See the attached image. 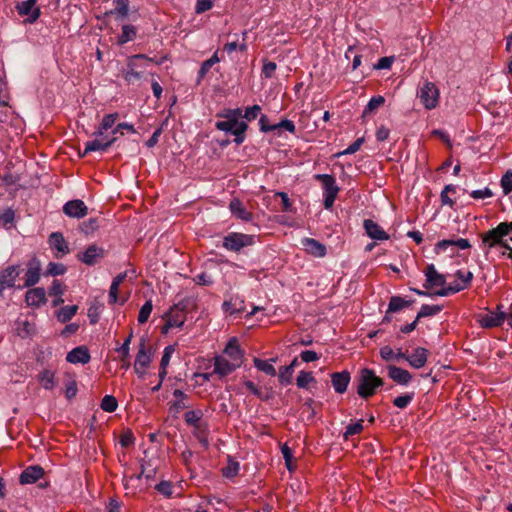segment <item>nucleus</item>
I'll return each instance as SVG.
<instances>
[{
  "mask_svg": "<svg viewBox=\"0 0 512 512\" xmlns=\"http://www.w3.org/2000/svg\"><path fill=\"white\" fill-rule=\"evenodd\" d=\"M357 393L362 398H369L374 395L376 389L383 385L381 378L369 368H363L357 379Z\"/></svg>",
  "mask_w": 512,
  "mask_h": 512,
  "instance_id": "1",
  "label": "nucleus"
},
{
  "mask_svg": "<svg viewBox=\"0 0 512 512\" xmlns=\"http://www.w3.org/2000/svg\"><path fill=\"white\" fill-rule=\"evenodd\" d=\"M314 179L322 183L324 208L331 209L340 190L334 176L330 174H315Z\"/></svg>",
  "mask_w": 512,
  "mask_h": 512,
  "instance_id": "2",
  "label": "nucleus"
},
{
  "mask_svg": "<svg viewBox=\"0 0 512 512\" xmlns=\"http://www.w3.org/2000/svg\"><path fill=\"white\" fill-rule=\"evenodd\" d=\"M506 236H508L506 226L501 222L495 228L482 235V244L488 250L497 246H500L501 248H509V243L505 239Z\"/></svg>",
  "mask_w": 512,
  "mask_h": 512,
  "instance_id": "3",
  "label": "nucleus"
},
{
  "mask_svg": "<svg viewBox=\"0 0 512 512\" xmlns=\"http://www.w3.org/2000/svg\"><path fill=\"white\" fill-rule=\"evenodd\" d=\"M215 127L219 131H223L226 133H231L234 136V142L237 145H240L245 140V132L248 129V125L244 121H232L229 119H225L223 121H217L215 123Z\"/></svg>",
  "mask_w": 512,
  "mask_h": 512,
  "instance_id": "4",
  "label": "nucleus"
},
{
  "mask_svg": "<svg viewBox=\"0 0 512 512\" xmlns=\"http://www.w3.org/2000/svg\"><path fill=\"white\" fill-rule=\"evenodd\" d=\"M418 97L428 110L434 109L439 102V90L433 82L426 81L418 91Z\"/></svg>",
  "mask_w": 512,
  "mask_h": 512,
  "instance_id": "5",
  "label": "nucleus"
},
{
  "mask_svg": "<svg viewBox=\"0 0 512 512\" xmlns=\"http://www.w3.org/2000/svg\"><path fill=\"white\" fill-rule=\"evenodd\" d=\"M255 242V236L243 233H229L223 239V247L230 251H239L244 247L251 246Z\"/></svg>",
  "mask_w": 512,
  "mask_h": 512,
  "instance_id": "6",
  "label": "nucleus"
},
{
  "mask_svg": "<svg viewBox=\"0 0 512 512\" xmlns=\"http://www.w3.org/2000/svg\"><path fill=\"white\" fill-rule=\"evenodd\" d=\"M503 305H498L496 311L487 310V313L479 314L477 316V322L482 328L490 329L501 326L507 314L502 311Z\"/></svg>",
  "mask_w": 512,
  "mask_h": 512,
  "instance_id": "7",
  "label": "nucleus"
},
{
  "mask_svg": "<svg viewBox=\"0 0 512 512\" xmlns=\"http://www.w3.org/2000/svg\"><path fill=\"white\" fill-rule=\"evenodd\" d=\"M151 360V353L146 348V342L144 339H141L134 362V370L139 378H144Z\"/></svg>",
  "mask_w": 512,
  "mask_h": 512,
  "instance_id": "8",
  "label": "nucleus"
},
{
  "mask_svg": "<svg viewBox=\"0 0 512 512\" xmlns=\"http://www.w3.org/2000/svg\"><path fill=\"white\" fill-rule=\"evenodd\" d=\"M36 3L37 0H25L16 5L17 13L27 17L25 22L32 24L40 17V8Z\"/></svg>",
  "mask_w": 512,
  "mask_h": 512,
  "instance_id": "9",
  "label": "nucleus"
},
{
  "mask_svg": "<svg viewBox=\"0 0 512 512\" xmlns=\"http://www.w3.org/2000/svg\"><path fill=\"white\" fill-rule=\"evenodd\" d=\"M223 356H226L232 363H234L237 367H240L244 360V352L240 348L238 339L236 337H232L228 340L223 353Z\"/></svg>",
  "mask_w": 512,
  "mask_h": 512,
  "instance_id": "10",
  "label": "nucleus"
},
{
  "mask_svg": "<svg viewBox=\"0 0 512 512\" xmlns=\"http://www.w3.org/2000/svg\"><path fill=\"white\" fill-rule=\"evenodd\" d=\"M454 247L459 250H466L471 247V244L469 240L465 238L443 239L435 244L434 252L436 254H441L446 252L449 248L453 251Z\"/></svg>",
  "mask_w": 512,
  "mask_h": 512,
  "instance_id": "11",
  "label": "nucleus"
},
{
  "mask_svg": "<svg viewBox=\"0 0 512 512\" xmlns=\"http://www.w3.org/2000/svg\"><path fill=\"white\" fill-rule=\"evenodd\" d=\"M41 263L37 258H32L27 263L25 272V282L23 286H18L19 289L23 287H32L40 280Z\"/></svg>",
  "mask_w": 512,
  "mask_h": 512,
  "instance_id": "12",
  "label": "nucleus"
},
{
  "mask_svg": "<svg viewBox=\"0 0 512 512\" xmlns=\"http://www.w3.org/2000/svg\"><path fill=\"white\" fill-rule=\"evenodd\" d=\"M20 274L18 265H11L0 271V295L7 288H14Z\"/></svg>",
  "mask_w": 512,
  "mask_h": 512,
  "instance_id": "13",
  "label": "nucleus"
},
{
  "mask_svg": "<svg viewBox=\"0 0 512 512\" xmlns=\"http://www.w3.org/2000/svg\"><path fill=\"white\" fill-rule=\"evenodd\" d=\"M104 256V248L93 244L88 246L83 253L79 254L78 259L84 264L92 266L95 265L98 261H100Z\"/></svg>",
  "mask_w": 512,
  "mask_h": 512,
  "instance_id": "14",
  "label": "nucleus"
},
{
  "mask_svg": "<svg viewBox=\"0 0 512 512\" xmlns=\"http://www.w3.org/2000/svg\"><path fill=\"white\" fill-rule=\"evenodd\" d=\"M48 243L50 248L55 251L56 258H61L70 252L68 243L60 232L51 233Z\"/></svg>",
  "mask_w": 512,
  "mask_h": 512,
  "instance_id": "15",
  "label": "nucleus"
},
{
  "mask_svg": "<svg viewBox=\"0 0 512 512\" xmlns=\"http://www.w3.org/2000/svg\"><path fill=\"white\" fill-rule=\"evenodd\" d=\"M63 212L68 217L80 219L87 215L88 207L82 200H70L64 204Z\"/></svg>",
  "mask_w": 512,
  "mask_h": 512,
  "instance_id": "16",
  "label": "nucleus"
},
{
  "mask_svg": "<svg viewBox=\"0 0 512 512\" xmlns=\"http://www.w3.org/2000/svg\"><path fill=\"white\" fill-rule=\"evenodd\" d=\"M213 366V372L220 377L227 376L238 368L234 363L231 362V360L222 354L214 357Z\"/></svg>",
  "mask_w": 512,
  "mask_h": 512,
  "instance_id": "17",
  "label": "nucleus"
},
{
  "mask_svg": "<svg viewBox=\"0 0 512 512\" xmlns=\"http://www.w3.org/2000/svg\"><path fill=\"white\" fill-rule=\"evenodd\" d=\"M138 59H145L148 61H153L151 58H148L144 54H137L132 57H130L128 64H127V70L123 73V77L127 83H133L136 80H139L141 78V73L136 71V63L135 61Z\"/></svg>",
  "mask_w": 512,
  "mask_h": 512,
  "instance_id": "18",
  "label": "nucleus"
},
{
  "mask_svg": "<svg viewBox=\"0 0 512 512\" xmlns=\"http://www.w3.org/2000/svg\"><path fill=\"white\" fill-rule=\"evenodd\" d=\"M90 359L91 356L86 346L75 347L66 356V361L71 364H87Z\"/></svg>",
  "mask_w": 512,
  "mask_h": 512,
  "instance_id": "19",
  "label": "nucleus"
},
{
  "mask_svg": "<svg viewBox=\"0 0 512 512\" xmlns=\"http://www.w3.org/2000/svg\"><path fill=\"white\" fill-rule=\"evenodd\" d=\"M366 234L374 240L384 241L389 239V234L383 228L371 219L364 220L363 223Z\"/></svg>",
  "mask_w": 512,
  "mask_h": 512,
  "instance_id": "20",
  "label": "nucleus"
},
{
  "mask_svg": "<svg viewBox=\"0 0 512 512\" xmlns=\"http://www.w3.org/2000/svg\"><path fill=\"white\" fill-rule=\"evenodd\" d=\"M25 301L28 306L40 307L46 303V291L42 287L32 288L26 292Z\"/></svg>",
  "mask_w": 512,
  "mask_h": 512,
  "instance_id": "21",
  "label": "nucleus"
},
{
  "mask_svg": "<svg viewBox=\"0 0 512 512\" xmlns=\"http://www.w3.org/2000/svg\"><path fill=\"white\" fill-rule=\"evenodd\" d=\"M429 351L423 347H417L413 353L407 356V362L415 369H420L427 363Z\"/></svg>",
  "mask_w": 512,
  "mask_h": 512,
  "instance_id": "22",
  "label": "nucleus"
},
{
  "mask_svg": "<svg viewBox=\"0 0 512 512\" xmlns=\"http://www.w3.org/2000/svg\"><path fill=\"white\" fill-rule=\"evenodd\" d=\"M116 141V137H112L109 141H104V139L95 138L91 141H87L85 144V149L82 154V157L87 155L90 152L95 151H106L109 147H111Z\"/></svg>",
  "mask_w": 512,
  "mask_h": 512,
  "instance_id": "23",
  "label": "nucleus"
},
{
  "mask_svg": "<svg viewBox=\"0 0 512 512\" xmlns=\"http://www.w3.org/2000/svg\"><path fill=\"white\" fill-rule=\"evenodd\" d=\"M44 475V469L39 465L27 467L20 475L21 484H33Z\"/></svg>",
  "mask_w": 512,
  "mask_h": 512,
  "instance_id": "24",
  "label": "nucleus"
},
{
  "mask_svg": "<svg viewBox=\"0 0 512 512\" xmlns=\"http://www.w3.org/2000/svg\"><path fill=\"white\" fill-rule=\"evenodd\" d=\"M426 276V288L433 286H444L446 284V278L443 274L438 273L433 264H429L425 271Z\"/></svg>",
  "mask_w": 512,
  "mask_h": 512,
  "instance_id": "25",
  "label": "nucleus"
},
{
  "mask_svg": "<svg viewBox=\"0 0 512 512\" xmlns=\"http://www.w3.org/2000/svg\"><path fill=\"white\" fill-rule=\"evenodd\" d=\"M350 379V373L346 370L331 374L332 386L339 394H342L347 390Z\"/></svg>",
  "mask_w": 512,
  "mask_h": 512,
  "instance_id": "26",
  "label": "nucleus"
},
{
  "mask_svg": "<svg viewBox=\"0 0 512 512\" xmlns=\"http://www.w3.org/2000/svg\"><path fill=\"white\" fill-rule=\"evenodd\" d=\"M388 376L400 385H407L412 379L409 371L397 366L388 367Z\"/></svg>",
  "mask_w": 512,
  "mask_h": 512,
  "instance_id": "27",
  "label": "nucleus"
},
{
  "mask_svg": "<svg viewBox=\"0 0 512 512\" xmlns=\"http://www.w3.org/2000/svg\"><path fill=\"white\" fill-rule=\"evenodd\" d=\"M185 316L181 311H174L172 310L167 315V320L165 325L162 328L163 333H167L172 328H181L184 324Z\"/></svg>",
  "mask_w": 512,
  "mask_h": 512,
  "instance_id": "28",
  "label": "nucleus"
},
{
  "mask_svg": "<svg viewBox=\"0 0 512 512\" xmlns=\"http://www.w3.org/2000/svg\"><path fill=\"white\" fill-rule=\"evenodd\" d=\"M302 244L305 250L315 257H323L326 254V247L313 238L303 239Z\"/></svg>",
  "mask_w": 512,
  "mask_h": 512,
  "instance_id": "29",
  "label": "nucleus"
},
{
  "mask_svg": "<svg viewBox=\"0 0 512 512\" xmlns=\"http://www.w3.org/2000/svg\"><path fill=\"white\" fill-rule=\"evenodd\" d=\"M229 208L231 213L238 219L244 221H250L252 219L251 213L246 210V208L243 206L242 202L239 199L234 198L233 200H231Z\"/></svg>",
  "mask_w": 512,
  "mask_h": 512,
  "instance_id": "30",
  "label": "nucleus"
},
{
  "mask_svg": "<svg viewBox=\"0 0 512 512\" xmlns=\"http://www.w3.org/2000/svg\"><path fill=\"white\" fill-rule=\"evenodd\" d=\"M456 281L453 283V285L458 288V291H462L467 289L473 279V273L471 271H464V270H457L455 272Z\"/></svg>",
  "mask_w": 512,
  "mask_h": 512,
  "instance_id": "31",
  "label": "nucleus"
},
{
  "mask_svg": "<svg viewBox=\"0 0 512 512\" xmlns=\"http://www.w3.org/2000/svg\"><path fill=\"white\" fill-rule=\"evenodd\" d=\"M276 358H271L270 360H262V359H259V358H254L253 359V364L254 366L264 372L265 374L269 375V376H275L276 375V369L275 367L273 366V363L276 362Z\"/></svg>",
  "mask_w": 512,
  "mask_h": 512,
  "instance_id": "32",
  "label": "nucleus"
},
{
  "mask_svg": "<svg viewBox=\"0 0 512 512\" xmlns=\"http://www.w3.org/2000/svg\"><path fill=\"white\" fill-rule=\"evenodd\" d=\"M136 34H137V29L135 26H133L131 24L123 25L122 32L117 39V43L119 45H124V44L134 40L136 37Z\"/></svg>",
  "mask_w": 512,
  "mask_h": 512,
  "instance_id": "33",
  "label": "nucleus"
},
{
  "mask_svg": "<svg viewBox=\"0 0 512 512\" xmlns=\"http://www.w3.org/2000/svg\"><path fill=\"white\" fill-rule=\"evenodd\" d=\"M223 309L231 315L241 313L244 310V301L239 297L231 298L223 303Z\"/></svg>",
  "mask_w": 512,
  "mask_h": 512,
  "instance_id": "34",
  "label": "nucleus"
},
{
  "mask_svg": "<svg viewBox=\"0 0 512 512\" xmlns=\"http://www.w3.org/2000/svg\"><path fill=\"white\" fill-rule=\"evenodd\" d=\"M38 380L45 390H52L56 385L55 373L50 370L42 371L38 375Z\"/></svg>",
  "mask_w": 512,
  "mask_h": 512,
  "instance_id": "35",
  "label": "nucleus"
},
{
  "mask_svg": "<svg viewBox=\"0 0 512 512\" xmlns=\"http://www.w3.org/2000/svg\"><path fill=\"white\" fill-rule=\"evenodd\" d=\"M220 62V58L218 57V51H216L209 59L204 61L198 71L197 82L199 83L209 72L211 67L216 63Z\"/></svg>",
  "mask_w": 512,
  "mask_h": 512,
  "instance_id": "36",
  "label": "nucleus"
},
{
  "mask_svg": "<svg viewBox=\"0 0 512 512\" xmlns=\"http://www.w3.org/2000/svg\"><path fill=\"white\" fill-rule=\"evenodd\" d=\"M78 306L77 305H69L62 307L60 310L57 311L56 317L58 321L61 323H66L70 321L75 314L77 313Z\"/></svg>",
  "mask_w": 512,
  "mask_h": 512,
  "instance_id": "37",
  "label": "nucleus"
},
{
  "mask_svg": "<svg viewBox=\"0 0 512 512\" xmlns=\"http://www.w3.org/2000/svg\"><path fill=\"white\" fill-rule=\"evenodd\" d=\"M114 9L110 14L116 15L118 18L124 19L129 14V0H114Z\"/></svg>",
  "mask_w": 512,
  "mask_h": 512,
  "instance_id": "38",
  "label": "nucleus"
},
{
  "mask_svg": "<svg viewBox=\"0 0 512 512\" xmlns=\"http://www.w3.org/2000/svg\"><path fill=\"white\" fill-rule=\"evenodd\" d=\"M410 304V301H407L400 296H392L388 304L387 314L398 312L401 309L408 307Z\"/></svg>",
  "mask_w": 512,
  "mask_h": 512,
  "instance_id": "39",
  "label": "nucleus"
},
{
  "mask_svg": "<svg viewBox=\"0 0 512 512\" xmlns=\"http://www.w3.org/2000/svg\"><path fill=\"white\" fill-rule=\"evenodd\" d=\"M203 415H204L203 411L200 410V409H198V410H190V411L185 413L184 419H185V422L188 425H191V426H193L195 428H198L199 427V422L202 419Z\"/></svg>",
  "mask_w": 512,
  "mask_h": 512,
  "instance_id": "40",
  "label": "nucleus"
},
{
  "mask_svg": "<svg viewBox=\"0 0 512 512\" xmlns=\"http://www.w3.org/2000/svg\"><path fill=\"white\" fill-rule=\"evenodd\" d=\"M442 307L439 305H427L424 304L421 306L419 312L417 313L416 319L419 321V319L429 316H434L441 312Z\"/></svg>",
  "mask_w": 512,
  "mask_h": 512,
  "instance_id": "41",
  "label": "nucleus"
},
{
  "mask_svg": "<svg viewBox=\"0 0 512 512\" xmlns=\"http://www.w3.org/2000/svg\"><path fill=\"white\" fill-rule=\"evenodd\" d=\"M279 128H283L290 133H294L296 131V126H295L294 122L291 120H288V119H284V120L280 121L279 123L273 124L272 126H270L268 128H264V126H262V132L274 131Z\"/></svg>",
  "mask_w": 512,
  "mask_h": 512,
  "instance_id": "42",
  "label": "nucleus"
},
{
  "mask_svg": "<svg viewBox=\"0 0 512 512\" xmlns=\"http://www.w3.org/2000/svg\"><path fill=\"white\" fill-rule=\"evenodd\" d=\"M100 407L103 411L112 413L118 407L117 399L112 395H105L101 401Z\"/></svg>",
  "mask_w": 512,
  "mask_h": 512,
  "instance_id": "43",
  "label": "nucleus"
},
{
  "mask_svg": "<svg viewBox=\"0 0 512 512\" xmlns=\"http://www.w3.org/2000/svg\"><path fill=\"white\" fill-rule=\"evenodd\" d=\"M385 103V98L381 95L372 97L368 104L366 105L363 116L368 115L372 112H374L376 109H378L380 106H382Z\"/></svg>",
  "mask_w": 512,
  "mask_h": 512,
  "instance_id": "44",
  "label": "nucleus"
},
{
  "mask_svg": "<svg viewBox=\"0 0 512 512\" xmlns=\"http://www.w3.org/2000/svg\"><path fill=\"white\" fill-rule=\"evenodd\" d=\"M312 382H315V378L311 372L300 371L296 378V384L299 388L305 389Z\"/></svg>",
  "mask_w": 512,
  "mask_h": 512,
  "instance_id": "45",
  "label": "nucleus"
},
{
  "mask_svg": "<svg viewBox=\"0 0 512 512\" xmlns=\"http://www.w3.org/2000/svg\"><path fill=\"white\" fill-rule=\"evenodd\" d=\"M239 469V463L229 458L227 465L224 468H222V474L226 478H232L238 474Z\"/></svg>",
  "mask_w": 512,
  "mask_h": 512,
  "instance_id": "46",
  "label": "nucleus"
},
{
  "mask_svg": "<svg viewBox=\"0 0 512 512\" xmlns=\"http://www.w3.org/2000/svg\"><path fill=\"white\" fill-rule=\"evenodd\" d=\"M293 370L291 367L283 366L279 369V382L281 385H289L292 383Z\"/></svg>",
  "mask_w": 512,
  "mask_h": 512,
  "instance_id": "47",
  "label": "nucleus"
},
{
  "mask_svg": "<svg viewBox=\"0 0 512 512\" xmlns=\"http://www.w3.org/2000/svg\"><path fill=\"white\" fill-rule=\"evenodd\" d=\"M242 116V110L240 108L235 109H224L217 114V117L229 119L232 121H239V118Z\"/></svg>",
  "mask_w": 512,
  "mask_h": 512,
  "instance_id": "48",
  "label": "nucleus"
},
{
  "mask_svg": "<svg viewBox=\"0 0 512 512\" xmlns=\"http://www.w3.org/2000/svg\"><path fill=\"white\" fill-rule=\"evenodd\" d=\"M152 309H153V305H152L151 300L146 301L143 304V306L141 307L139 314H138V322L140 324H144L147 322V320L149 319L150 314L152 312Z\"/></svg>",
  "mask_w": 512,
  "mask_h": 512,
  "instance_id": "49",
  "label": "nucleus"
},
{
  "mask_svg": "<svg viewBox=\"0 0 512 512\" xmlns=\"http://www.w3.org/2000/svg\"><path fill=\"white\" fill-rule=\"evenodd\" d=\"M66 266L62 263L50 262L46 269V274L50 276H60L66 272Z\"/></svg>",
  "mask_w": 512,
  "mask_h": 512,
  "instance_id": "50",
  "label": "nucleus"
},
{
  "mask_svg": "<svg viewBox=\"0 0 512 512\" xmlns=\"http://www.w3.org/2000/svg\"><path fill=\"white\" fill-rule=\"evenodd\" d=\"M281 453H282V456L285 460V465H286V468L292 472L294 470V466L292 464V460H293V453H292V450L291 448L287 445V444H283L281 446Z\"/></svg>",
  "mask_w": 512,
  "mask_h": 512,
  "instance_id": "51",
  "label": "nucleus"
},
{
  "mask_svg": "<svg viewBox=\"0 0 512 512\" xmlns=\"http://www.w3.org/2000/svg\"><path fill=\"white\" fill-rule=\"evenodd\" d=\"M414 398V393H406L396 397L393 400V404L400 409L406 408Z\"/></svg>",
  "mask_w": 512,
  "mask_h": 512,
  "instance_id": "52",
  "label": "nucleus"
},
{
  "mask_svg": "<svg viewBox=\"0 0 512 512\" xmlns=\"http://www.w3.org/2000/svg\"><path fill=\"white\" fill-rule=\"evenodd\" d=\"M501 187L504 195L512 192V170H508L501 178Z\"/></svg>",
  "mask_w": 512,
  "mask_h": 512,
  "instance_id": "53",
  "label": "nucleus"
},
{
  "mask_svg": "<svg viewBox=\"0 0 512 512\" xmlns=\"http://www.w3.org/2000/svg\"><path fill=\"white\" fill-rule=\"evenodd\" d=\"M118 117L119 114L116 112L104 115L100 123L101 130L107 131L108 129L112 128L115 122L117 121Z\"/></svg>",
  "mask_w": 512,
  "mask_h": 512,
  "instance_id": "54",
  "label": "nucleus"
},
{
  "mask_svg": "<svg viewBox=\"0 0 512 512\" xmlns=\"http://www.w3.org/2000/svg\"><path fill=\"white\" fill-rule=\"evenodd\" d=\"M362 420H359L355 423H350L343 434L345 439H348L350 436L355 434H359L363 430Z\"/></svg>",
  "mask_w": 512,
  "mask_h": 512,
  "instance_id": "55",
  "label": "nucleus"
},
{
  "mask_svg": "<svg viewBox=\"0 0 512 512\" xmlns=\"http://www.w3.org/2000/svg\"><path fill=\"white\" fill-rule=\"evenodd\" d=\"M260 113H261V107L256 104L251 107H247L245 109L243 117L247 121H253L260 115Z\"/></svg>",
  "mask_w": 512,
  "mask_h": 512,
  "instance_id": "56",
  "label": "nucleus"
},
{
  "mask_svg": "<svg viewBox=\"0 0 512 512\" xmlns=\"http://www.w3.org/2000/svg\"><path fill=\"white\" fill-rule=\"evenodd\" d=\"M174 352H175V347L173 345H168L165 347L162 358H161V362H160L161 368L167 369V366L169 365L170 359Z\"/></svg>",
  "mask_w": 512,
  "mask_h": 512,
  "instance_id": "57",
  "label": "nucleus"
},
{
  "mask_svg": "<svg viewBox=\"0 0 512 512\" xmlns=\"http://www.w3.org/2000/svg\"><path fill=\"white\" fill-rule=\"evenodd\" d=\"M214 0H197L195 5V12L202 14L213 7Z\"/></svg>",
  "mask_w": 512,
  "mask_h": 512,
  "instance_id": "58",
  "label": "nucleus"
},
{
  "mask_svg": "<svg viewBox=\"0 0 512 512\" xmlns=\"http://www.w3.org/2000/svg\"><path fill=\"white\" fill-rule=\"evenodd\" d=\"M132 340V334H130L122 343V345L117 348V352L122 355V360H126L130 356V343Z\"/></svg>",
  "mask_w": 512,
  "mask_h": 512,
  "instance_id": "59",
  "label": "nucleus"
},
{
  "mask_svg": "<svg viewBox=\"0 0 512 512\" xmlns=\"http://www.w3.org/2000/svg\"><path fill=\"white\" fill-rule=\"evenodd\" d=\"M363 142H364V138H358L352 144H350L345 150H343L342 152H339L338 156L354 154L361 148V145L363 144Z\"/></svg>",
  "mask_w": 512,
  "mask_h": 512,
  "instance_id": "60",
  "label": "nucleus"
},
{
  "mask_svg": "<svg viewBox=\"0 0 512 512\" xmlns=\"http://www.w3.org/2000/svg\"><path fill=\"white\" fill-rule=\"evenodd\" d=\"M470 196L473 199H486L492 197L493 193L488 187H485L483 189L473 190Z\"/></svg>",
  "mask_w": 512,
  "mask_h": 512,
  "instance_id": "61",
  "label": "nucleus"
},
{
  "mask_svg": "<svg viewBox=\"0 0 512 512\" xmlns=\"http://www.w3.org/2000/svg\"><path fill=\"white\" fill-rule=\"evenodd\" d=\"M98 227V222L96 219H89L81 224V231L85 234H89L94 232Z\"/></svg>",
  "mask_w": 512,
  "mask_h": 512,
  "instance_id": "62",
  "label": "nucleus"
},
{
  "mask_svg": "<svg viewBox=\"0 0 512 512\" xmlns=\"http://www.w3.org/2000/svg\"><path fill=\"white\" fill-rule=\"evenodd\" d=\"M194 282L196 284L202 285V286H209L213 283L211 276L208 275L206 272H202V273L198 274L194 278Z\"/></svg>",
  "mask_w": 512,
  "mask_h": 512,
  "instance_id": "63",
  "label": "nucleus"
},
{
  "mask_svg": "<svg viewBox=\"0 0 512 512\" xmlns=\"http://www.w3.org/2000/svg\"><path fill=\"white\" fill-rule=\"evenodd\" d=\"M441 289L436 291L435 292V295L437 296H440V297H446V296H449L451 294H455V293H458V288H456L453 283L447 287L444 286H440Z\"/></svg>",
  "mask_w": 512,
  "mask_h": 512,
  "instance_id": "64",
  "label": "nucleus"
}]
</instances>
